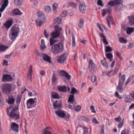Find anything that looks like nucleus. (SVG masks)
Segmentation results:
<instances>
[{
  "instance_id": "1",
  "label": "nucleus",
  "mask_w": 134,
  "mask_h": 134,
  "mask_svg": "<svg viewBox=\"0 0 134 134\" xmlns=\"http://www.w3.org/2000/svg\"><path fill=\"white\" fill-rule=\"evenodd\" d=\"M54 26L55 31L50 34L52 37L56 38L59 37L60 35V32L62 28L60 27V25L62 23L61 19L57 17L54 20Z\"/></svg>"
},
{
  "instance_id": "2",
  "label": "nucleus",
  "mask_w": 134,
  "mask_h": 134,
  "mask_svg": "<svg viewBox=\"0 0 134 134\" xmlns=\"http://www.w3.org/2000/svg\"><path fill=\"white\" fill-rule=\"evenodd\" d=\"M64 49V44L62 43L54 44L51 47L52 52L54 54H58L61 53Z\"/></svg>"
},
{
  "instance_id": "3",
  "label": "nucleus",
  "mask_w": 134,
  "mask_h": 134,
  "mask_svg": "<svg viewBox=\"0 0 134 134\" xmlns=\"http://www.w3.org/2000/svg\"><path fill=\"white\" fill-rule=\"evenodd\" d=\"M20 31L19 27L16 26H13L10 30L9 37L10 39L13 40L15 39L18 36V35Z\"/></svg>"
},
{
  "instance_id": "4",
  "label": "nucleus",
  "mask_w": 134,
  "mask_h": 134,
  "mask_svg": "<svg viewBox=\"0 0 134 134\" xmlns=\"http://www.w3.org/2000/svg\"><path fill=\"white\" fill-rule=\"evenodd\" d=\"M1 88L2 93L7 95L9 94L12 91V86L10 83L3 84Z\"/></svg>"
},
{
  "instance_id": "5",
  "label": "nucleus",
  "mask_w": 134,
  "mask_h": 134,
  "mask_svg": "<svg viewBox=\"0 0 134 134\" xmlns=\"http://www.w3.org/2000/svg\"><path fill=\"white\" fill-rule=\"evenodd\" d=\"M19 108L18 106H15L12 108L11 112L9 113V116L12 118H14L15 120L19 119L20 118L19 113H18L16 114L15 113V111L18 110Z\"/></svg>"
},
{
  "instance_id": "6",
  "label": "nucleus",
  "mask_w": 134,
  "mask_h": 134,
  "mask_svg": "<svg viewBox=\"0 0 134 134\" xmlns=\"http://www.w3.org/2000/svg\"><path fill=\"white\" fill-rule=\"evenodd\" d=\"M47 19L46 17L38 18L35 20V23L36 25L37 26H40L45 23Z\"/></svg>"
},
{
  "instance_id": "7",
  "label": "nucleus",
  "mask_w": 134,
  "mask_h": 134,
  "mask_svg": "<svg viewBox=\"0 0 134 134\" xmlns=\"http://www.w3.org/2000/svg\"><path fill=\"white\" fill-rule=\"evenodd\" d=\"M96 66L92 60H90L89 62L88 68L89 71L92 73L93 72L96 70Z\"/></svg>"
},
{
  "instance_id": "8",
  "label": "nucleus",
  "mask_w": 134,
  "mask_h": 134,
  "mask_svg": "<svg viewBox=\"0 0 134 134\" xmlns=\"http://www.w3.org/2000/svg\"><path fill=\"white\" fill-rule=\"evenodd\" d=\"M36 105V104L35 103L34 100L33 98H30L27 101V108L29 109L35 107Z\"/></svg>"
},
{
  "instance_id": "9",
  "label": "nucleus",
  "mask_w": 134,
  "mask_h": 134,
  "mask_svg": "<svg viewBox=\"0 0 134 134\" xmlns=\"http://www.w3.org/2000/svg\"><path fill=\"white\" fill-rule=\"evenodd\" d=\"M66 53H64L59 56L57 59V62L58 63L61 64L64 62L66 60Z\"/></svg>"
},
{
  "instance_id": "10",
  "label": "nucleus",
  "mask_w": 134,
  "mask_h": 134,
  "mask_svg": "<svg viewBox=\"0 0 134 134\" xmlns=\"http://www.w3.org/2000/svg\"><path fill=\"white\" fill-rule=\"evenodd\" d=\"M19 125L15 123L12 122L11 123V129L13 131L18 132L19 131Z\"/></svg>"
},
{
  "instance_id": "11",
  "label": "nucleus",
  "mask_w": 134,
  "mask_h": 134,
  "mask_svg": "<svg viewBox=\"0 0 134 134\" xmlns=\"http://www.w3.org/2000/svg\"><path fill=\"white\" fill-rule=\"evenodd\" d=\"M12 79L11 76L9 74H5L3 75L2 77V82L10 81Z\"/></svg>"
},
{
  "instance_id": "12",
  "label": "nucleus",
  "mask_w": 134,
  "mask_h": 134,
  "mask_svg": "<svg viewBox=\"0 0 134 134\" xmlns=\"http://www.w3.org/2000/svg\"><path fill=\"white\" fill-rule=\"evenodd\" d=\"M128 20V24L130 26L134 25V15L129 16L127 18Z\"/></svg>"
},
{
  "instance_id": "13",
  "label": "nucleus",
  "mask_w": 134,
  "mask_h": 134,
  "mask_svg": "<svg viewBox=\"0 0 134 134\" xmlns=\"http://www.w3.org/2000/svg\"><path fill=\"white\" fill-rule=\"evenodd\" d=\"M13 20L12 19L8 20L4 24V26L7 29H9L13 24Z\"/></svg>"
},
{
  "instance_id": "14",
  "label": "nucleus",
  "mask_w": 134,
  "mask_h": 134,
  "mask_svg": "<svg viewBox=\"0 0 134 134\" xmlns=\"http://www.w3.org/2000/svg\"><path fill=\"white\" fill-rule=\"evenodd\" d=\"M9 3L8 0H3V4L1 8H0V12H2L7 6Z\"/></svg>"
},
{
  "instance_id": "15",
  "label": "nucleus",
  "mask_w": 134,
  "mask_h": 134,
  "mask_svg": "<svg viewBox=\"0 0 134 134\" xmlns=\"http://www.w3.org/2000/svg\"><path fill=\"white\" fill-rule=\"evenodd\" d=\"M119 70L118 68L116 67L114 70H111L107 73V74L109 77H110L112 76H114L118 72Z\"/></svg>"
},
{
  "instance_id": "16",
  "label": "nucleus",
  "mask_w": 134,
  "mask_h": 134,
  "mask_svg": "<svg viewBox=\"0 0 134 134\" xmlns=\"http://www.w3.org/2000/svg\"><path fill=\"white\" fill-rule=\"evenodd\" d=\"M43 59L45 61L49 63H51L50 57L47 54L45 53H43Z\"/></svg>"
},
{
  "instance_id": "17",
  "label": "nucleus",
  "mask_w": 134,
  "mask_h": 134,
  "mask_svg": "<svg viewBox=\"0 0 134 134\" xmlns=\"http://www.w3.org/2000/svg\"><path fill=\"white\" fill-rule=\"evenodd\" d=\"M79 9L81 13L84 14L86 9L85 5L84 4L80 3L79 5Z\"/></svg>"
},
{
  "instance_id": "18",
  "label": "nucleus",
  "mask_w": 134,
  "mask_h": 134,
  "mask_svg": "<svg viewBox=\"0 0 134 134\" xmlns=\"http://www.w3.org/2000/svg\"><path fill=\"white\" fill-rule=\"evenodd\" d=\"M56 114L59 117L63 118L65 116L66 114L63 111H55Z\"/></svg>"
},
{
  "instance_id": "19",
  "label": "nucleus",
  "mask_w": 134,
  "mask_h": 134,
  "mask_svg": "<svg viewBox=\"0 0 134 134\" xmlns=\"http://www.w3.org/2000/svg\"><path fill=\"white\" fill-rule=\"evenodd\" d=\"M125 78V75L124 74L119 79L118 85H123L124 83Z\"/></svg>"
},
{
  "instance_id": "20",
  "label": "nucleus",
  "mask_w": 134,
  "mask_h": 134,
  "mask_svg": "<svg viewBox=\"0 0 134 134\" xmlns=\"http://www.w3.org/2000/svg\"><path fill=\"white\" fill-rule=\"evenodd\" d=\"M103 12H102V14L103 16H105L106 13L110 14L111 11V8H108L106 9H103Z\"/></svg>"
},
{
  "instance_id": "21",
  "label": "nucleus",
  "mask_w": 134,
  "mask_h": 134,
  "mask_svg": "<svg viewBox=\"0 0 134 134\" xmlns=\"http://www.w3.org/2000/svg\"><path fill=\"white\" fill-rule=\"evenodd\" d=\"M54 107L56 109L57 108H60L62 106V103L61 102L57 103V101H55L53 104Z\"/></svg>"
},
{
  "instance_id": "22",
  "label": "nucleus",
  "mask_w": 134,
  "mask_h": 134,
  "mask_svg": "<svg viewBox=\"0 0 134 134\" xmlns=\"http://www.w3.org/2000/svg\"><path fill=\"white\" fill-rule=\"evenodd\" d=\"M134 32V28L127 27L126 29L127 34L130 35L132 33Z\"/></svg>"
},
{
  "instance_id": "23",
  "label": "nucleus",
  "mask_w": 134,
  "mask_h": 134,
  "mask_svg": "<svg viewBox=\"0 0 134 134\" xmlns=\"http://www.w3.org/2000/svg\"><path fill=\"white\" fill-rule=\"evenodd\" d=\"M9 99L7 102L9 104H13L15 100V99L13 96H11L9 97Z\"/></svg>"
},
{
  "instance_id": "24",
  "label": "nucleus",
  "mask_w": 134,
  "mask_h": 134,
  "mask_svg": "<svg viewBox=\"0 0 134 134\" xmlns=\"http://www.w3.org/2000/svg\"><path fill=\"white\" fill-rule=\"evenodd\" d=\"M12 13L15 15H19L22 14L20 11L18 9H15L13 10Z\"/></svg>"
},
{
  "instance_id": "25",
  "label": "nucleus",
  "mask_w": 134,
  "mask_h": 134,
  "mask_svg": "<svg viewBox=\"0 0 134 134\" xmlns=\"http://www.w3.org/2000/svg\"><path fill=\"white\" fill-rule=\"evenodd\" d=\"M9 48L7 46L4 45H0V52H3L6 51Z\"/></svg>"
},
{
  "instance_id": "26",
  "label": "nucleus",
  "mask_w": 134,
  "mask_h": 134,
  "mask_svg": "<svg viewBox=\"0 0 134 134\" xmlns=\"http://www.w3.org/2000/svg\"><path fill=\"white\" fill-rule=\"evenodd\" d=\"M122 85H118L116 88V90L121 93H123L124 91V89L122 87Z\"/></svg>"
},
{
  "instance_id": "27",
  "label": "nucleus",
  "mask_w": 134,
  "mask_h": 134,
  "mask_svg": "<svg viewBox=\"0 0 134 134\" xmlns=\"http://www.w3.org/2000/svg\"><path fill=\"white\" fill-rule=\"evenodd\" d=\"M50 46H52L53 44L58 41V40L55 39V38L51 37L50 39Z\"/></svg>"
},
{
  "instance_id": "28",
  "label": "nucleus",
  "mask_w": 134,
  "mask_h": 134,
  "mask_svg": "<svg viewBox=\"0 0 134 134\" xmlns=\"http://www.w3.org/2000/svg\"><path fill=\"white\" fill-rule=\"evenodd\" d=\"M23 0H14V3L16 5H21L22 4Z\"/></svg>"
},
{
  "instance_id": "29",
  "label": "nucleus",
  "mask_w": 134,
  "mask_h": 134,
  "mask_svg": "<svg viewBox=\"0 0 134 134\" xmlns=\"http://www.w3.org/2000/svg\"><path fill=\"white\" fill-rule=\"evenodd\" d=\"M74 96L73 94L70 95L68 100V102H70L71 103H73L74 101Z\"/></svg>"
},
{
  "instance_id": "30",
  "label": "nucleus",
  "mask_w": 134,
  "mask_h": 134,
  "mask_svg": "<svg viewBox=\"0 0 134 134\" xmlns=\"http://www.w3.org/2000/svg\"><path fill=\"white\" fill-rule=\"evenodd\" d=\"M58 89L61 92H67V87L65 86L60 87H58Z\"/></svg>"
},
{
  "instance_id": "31",
  "label": "nucleus",
  "mask_w": 134,
  "mask_h": 134,
  "mask_svg": "<svg viewBox=\"0 0 134 134\" xmlns=\"http://www.w3.org/2000/svg\"><path fill=\"white\" fill-rule=\"evenodd\" d=\"M123 97L124 98L125 100V102L129 103L130 102L129 96L128 95H123Z\"/></svg>"
},
{
  "instance_id": "32",
  "label": "nucleus",
  "mask_w": 134,
  "mask_h": 134,
  "mask_svg": "<svg viewBox=\"0 0 134 134\" xmlns=\"http://www.w3.org/2000/svg\"><path fill=\"white\" fill-rule=\"evenodd\" d=\"M51 96L54 99H59V98L58 93L56 92H52Z\"/></svg>"
},
{
  "instance_id": "33",
  "label": "nucleus",
  "mask_w": 134,
  "mask_h": 134,
  "mask_svg": "<svg viewBox=\"0 0 134 134\" xmlns=\"http://www.w3.org/2000/svg\"><path fill=\"white\" fill-rule=\"evenodd\" d=\"M38 18L46 17L44 13L41 11H39L37 13Z\"/></svg>"
},
{
  "instance_id": "34",
  "label": "nucleus",
  "mask_w": 134,
  "mask_h": 134,
  "mask_svg": "<svg viewBox=\"0 0 134 134\" xmlns=\"http://www.w3.org/2000/svg\"><path fill=\"white\" fill-rule=\"evenodd\" d=\"M84 21L82 19L79 20V22L78 24V27L79 29L82 28L83 26Z\"/></svg>"
},
{
  "instance_id": "35",
  "label": "nucleus",
  "mask_w": 134,
  "mask_h": 134,
  "mask_svg": "<svg viewBox=\"0 0 134 134\" xmlns=\"http://www.w3.org/2000/svg\"><path fill=\"white\" fill-rule=\"evenodd\" d=\"M41 48L42 49H44L46 48L44 40L43 39H41Z\"/></svg>"
},
{
  "instance_id": "36",
  "label": "nucleus",
  "mask_w": 134,
  "mask_h": 134,
  "mask_svg": "<svg viewBox=\"0 0 134 134\" xmlns=\"http://www.w3.org/2000/svg\"><path fill=\"white\" fill-rule=\"evenodd\" d=\"M101 62L103 66L105 68H108V65L106 61L104 60H102L101 61Z\"/></svg>"
},
{
  "instance_id": "37",
  "label": "nucleus",
  "mask_w": 134,
  "mask_h": 134,
  "mask_svg": "<svg viewBox=\"0 0 134 134\" xmlns=\"http://www.w3.org/2000/svg\"><path fill=\"white\" fill-rule=\"evenodd\" d=\"M66 107L68 108L71 109L73 110L74 109L75 106L74 104H73V103H71L70 104L66 105Z\"/></svg>"
},
{
  "instance_id": "38",
  "label": "nucleus",
  "mask_w": 134,
  "mask_h": 134,
  "mask_svg": "<svg viewBox=\"0 0 134 134\" xmlns=\"http://www.w3.org/2000/svg\"><path fill=\"white\" fill-rule=\"evenodd\" d=\"M58 5L57 3H54L53 6L54 12L55 13L57 12V9L58 7Z\"/></svg>"
},
{
  "instance_id": "39",
  "label": "nucleus",
  "mask_w": 134,
  "mask_h": 134,
  "mask_svg": "<svg viewBox=\"0 0 134 134\" xmlns=\"http://www.w3.org/2000/svg\"><path fill=\"white\" fill-rule=\"evenodd\" d=\"M106 57L109 59V61H111L112 60V58L113 57V55L109 53H107L106 54Z\"/></svg>"
},
{
  "instance_id": "40",
  "label": "nucleus",
  "mask_w": 134,
  "mask_h": 134,
  "mask_svg": "<svg viewBox=\"0 0 134 134\" xmlns=\"http://www.w3.org/2000/svg\"><path fill=\"white\" fill-rule=\"evenodd\" d=\"M43 134H52V133L48 130L44 129L43 131Z\"/></svg>"
},
{
  "instance_id": "41",
  "label": "nucleus",
  "mask_w": 134,
  "mask_h": 134,
  "mask_svg": "<svg viewBox=\"0 0 134 134\" xmlns=\"http://www.w3.org/2000/svg\"><path fill=\"white\" fill-rule=\"evenodd\" d=\"M119 40L120 42L121 43H125L127 42V40L124 39V38L122 37L119 38Z\"/></svg>"
},
{
  "instance_id": "42",
  "label": "nucleus",
  "mask_w": 134,
  "mask_h": 134,
  "mask_svg": "<svg viewBox=\"0 0 134 134\" xmlns=\"http://www.w3.org/2000/svg\"><path fill=\"white\" fill-rule=\"evenodd\" d=\"M32 72L28 71L27 74V76L28 79H30L31 81L32 79Z\"/></svg>"
},
{
  "instance_id": "43",
  "label": "nucleus",
  "mask_w": 134,
  "mask_h": 134,
  "mask_svg": "<svg viewBox=\"0 0 134 134\" xmlns=\"http://www.w3.org/2000/svg\"><path fill=\"white\" fill-rule=\"evenodd\" d=\"M83 134H88V128L84 127L83 128Z\"/></svg>"
},
{
  "instance_id": "44",
  "label": "nucleus",
  "mask_w": 134,
  "mask_h": 134,
  "mask_svg": "<svg viewBox=\"0 0 134 134\" xmlns=\"http://www.w3.org/2000/svg\"><path fill=\"white\" fill-rule=\"evenodd\" d=\"M116 5L120 4L122 5L123 1L122 0H114Z\"/></svg>"
},
{
  "instance_id": "45",
  "label": "nucleus",
  "mask_w": 134,
  "mask_h": 134,
  "mask_svg": "<svg viewBox=\"0 0 134 134\" xmlns=\"http://www.w3.org/2000/svg\"><path fill=\"white\" fill-rule=\"evenodd\" d=\"M108 4L111 6H113L114 5H116L114 0L111 1H110L108 2Z\"/></svg>"
},
{
  "instance_id": "46",
  "label": "nucleus",
  "mask_w": 134,
  "mask_h": 134,
  "mask_svg": "<svg viewBox=\"0 0 134 134\" xmlns=\"http://www.w3.org/2000/svg\"><path fill=\"white\" fill-rule=\"evenodd\" d=\"M45 11L47 12H49L51 11V8L50 6H48L45 7L44 8Z\"/></svg>"
},
{
  "instance_id": "47",
  "label": "nucleus",
  "mask_w": 134,
  "mask_h": 134,
  "mask_svg": "<svg viewBox=\"0 0 134 134\" xmlns=\"http://www.w3.org/2000/svg\"><path fill=\"white\" fill-rule=\"evenodd\" d=\"M67 15V12L65 10L63 11L61 14V16L62 17H65Z\"/></svg>"
},
{
  "instance_id": "48",
  "label": "nucleus",
  "mask_w": 134,
  "mask_h": 134,
  "mask_svg": "<svg viewBox=\"0 0 134 134\" xmlns=\"http://www.w3.org/2000/svg\"><path fill=\"white\" fill-rule=\"evenodd\" d=\"M106 49L105 50V51L106 52H110L112 51V48L111 47H110L106 46Z\"/></svg>"
},
{
  "instance_id": "49",
  "label": "nucleus",
  "mask_w": 134,
  "mask_h": 134,
  "mask_svg": "<svg viewBox=\"0 0 134 134\" xmlns=\"http://www.w3.org/2000/svg\"><path fill=\"white\" fill-rule=\"evenodd\" d=\"M35 52L36 54L40 57L43 55V53L40 52L37 50H36L35 51Z\"/></svg>"
},
{
  "instance_id": "50",
  "label": "nucleus",
  "mask_w": 134,
  "mask_h": 134,
  "mask_svg": "<svg viewBox=\"0 0 134 134\" xmlns=\"http://www.w3.org/2000/svg\"><path fill=\"white\" fill-rule=\"evenodd\" d=\"M72 46L73 47H74L75 45V38L74 36V35H72Z\"/></svg>"
},
{
  "instance_id": "51",
  "label": "nucleus",
  "mask_w": 134,
  "mask_h": 134,
  "mask_svg": "<svg viewBox=\"0 0 134 134\" xmlns=\"http://www.w3.org/2000/svg\"><path fill=\"white\" fill-rule=\"evenodd\" d=\"M115 95L116 97L120 99H121L122 97L120 95L118 92L116 91L115 93Z\"/></svg>"
},
{
  "instance_id": "52",
  "label": "nucleus",
  "mask_w": 134,
  "mask_h": 134,
  "mask_svg": "<svg viewBox=\"0 0 134 134\" xmlns=\"http://www.w3.org/2000/svg\"><path fill=\"white\" fill-rule=\"evenodd\" d=\"M115 95L116 97L120 99H121L122 97L120 95L118 92L116 91L115 93Z\"/></svg>"
},
{
  "instance_id": "53",
  "label": "nucleus",
  "mask_w": 134,
  "mask_h": 134,
  "mask_svg": "<svg viewBox=\"0 0 134 134\" xmlns=\"http://www.w3.org/2000/svg\"><path fill=\"white\" fill-rule=\"evenodd\" d=\"M77 92V91L76 89L74 87H73L71 89V91L70 92V93L74 94L76 93Z\"/></svg>"
},
{
  "instance_id": "54",
  "label": "nucleus",
  "mask_w": 134,
  "mask_h": 134,
  "mask_svg": "<svg viewBox=\"0 0 134 134\" xmlns=\"http://www.w3.org/2000/svg\"><path fill=\"white\" fill-rule=\"evenodd\" d=\"M67 73V72L64 70L61 71L60 72V75L63 76H65Z\"/></svg>"
},
{
  "instance_id": "55",
  "label": "nucleus",
  "mask_w": 134,
  "mask_h": 134,
  "mask_svg": "<svg viewBox=\"0 0 134 134\" xmlns=\"http://www.w3.org/2000/svg\"><path fill=\"white\" fill-rule=\"evenodd\" d=\"M96 80V77L94 75H92L91 76V81L93 82H94Z\"/></svg>"
},
{
  "instance_id": "56",
  "label": "nucleus",
  "mask_w": 134,
  "mask_h": 134,
  "mask_svg": "<svg viewBox=\"0 0 134 134\" xmlns=\"http://www.w3.org/2000/svg\"><path fill=\"white\" fill-rule=\"evenodd\" d=\"M21 99V97H20L18 96L17 97V99L16 100V103L18 104H19L20 102Z\"/></svg>"
},
{
  "instance_id": "57",
  "label": "nucleus",
  "mask_w": 134,
  "mask_h": 134,
  "mask_svg": "<svg viewBox=\"0 0 134 134\" xmlns=\"http://www.w3.org/2000/svg\"><path fill=\"white\" fill-rule=\"evenodd\" d=\"M69 5L72 7H75L76 6V4L75 3L72 2L70 3Z\"/></svg>"
},
{
  "instance_id": "58",
  "label": "nucleus",
  "mask_w": 134,
  "mask_h": 134,
  "mask_svg": "<svg viewBox=\"0 0 134 134\" xmlns=\"http://www.w3.org/2000/svg\"><path fill=\"white\" fill-rule=\"evenodd\" d=\"M44 34L45 37L47 38L49 37V34L47 33L46 29H45L44 30Z\"/></svg>"
},
{
  "instance_id": "59",
  "label": "nucleus",
  "mask_w": 134,
  "mask_h": 134,
  "mask_svg": "<svg viewBox=\"0 0 134 134\" xmlns=\"http://www.w3.org/2000/svg\"><path fill=\"white\" fill-rule=\"evenodd\" d=\"M97 4L99 5H100L102 7L103 6V5L102 4V2L101 0H98L97 2Z\"/></svg>"
},
{
  "instance_id": "60",
  "label": "nucleus",
  "mask_w": 134,
  "mask_h": 134,
  "mask_svg": "<svg viewBox=\"0 0 134 134\" xmlns=\"http://www.w3.org/2000/svg\"><path fill=\"white\" fill-rule=\"evenodd\" d=\"M92 122L95 124H97L99 123V122L97 121L96 119L95 118H93L92 119Z\"/></svg>"
},
{
  "instance_id": "61",
  "label": "nucleus",
  "mask_w": 134,
  "mask_h": 134,
  "mask_svg": "<svg viewBox=\"0 0 134 134\" xmlns=\"http://www.w3.org/2000/svg\"><path fill=\"white\" fill-rule=\"evenodd\" d=\"M65 77L68 80H70L71 79L70 75H69L67 73L66 74Z\"/></svg>"
},
{
  "instance_id": "62",
  "label": "nucleus",
  "mask_w": 134,
  "mask_h": 134,
  "mask_svg": "<svg viewBox=\"0 0 134 134\" xmlns=\"http://www.w3.org/2000/svg\"><path fill=\"white\" fill-rule=\"evenodd\" d=\"M90 109L91 110L92 112L93 113H96V111L94 110V108L93 105H91L90 106Z\"/></svg>"
},
{
  "instance_id": "63",
  "label": "nucleus",
  "mask_w": 134,
  "mask_h": 134,
  "mask_svg": "<svg viewBox=\"0 0 134 134\" xmlns=\"http://www.w3.org/2000/svg\"><path fill=\"white\" fill-rule=\"evenodd\" d=\"M116 55L118 57L119 59L121 60H122V58H121V55L120 53L118 52H116Z\"/></svg>"
},
{
  "instance_id": "64",
  "label": "nucleus",
  "mask_w": 134,
  "mask_h": 134,
  "mask_svg": "<svg viewBox=\"0 0 134 134\" xmlns=\"http://www.w3.org/2000/svg\"><path fill=\"white\" fill-rule=\"evenodd\" d=\"M129 110L134 109V103L132 104L129 107Z\"/></svg>"
}]
</instances>
